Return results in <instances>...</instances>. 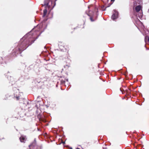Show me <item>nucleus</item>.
<instances>
[{
    "label": "nucleus",
    "instance_id": "obj_1",
    "mask_svg": "<svg viewBox=\"0 0 149 149\" xmlns=\"http://www.w3.org/2000/svg\"><path fill=\"white\" fill-rule=\"evenodd\" d=\"M37 38H35L34 37L31 38L29 36L28 39H27L22 42H20L17 46L19 47L22 52L25 50L29 45L33 43Z\"/></svg>",
    "mask_w": 149,
    "mask_h": 149
},
{
    "label": "nucleus",
    "instance_id": "obj_13",
    "mask_svg": "<svg viewBox=\"0 0 149 149\" xmlns=\"http://www.w3.org/2000/svg\"><path fill=\"white\" fill-rule=\"evenodd\" d=\"M115 0H111V1L113 2Z\"/></svg>",
    "mask_w": 149,
    "mask_h": 149
},
{
    "label": "nucleus",
    "instance_id": "obj_19",
    "mask_svg": "<svg viewBox=\"0 0 149 149\" xmlns=\"http://www.w3.org/2000/svg\"><path fill=\"white\" fill-rule=\"evenodd\" d=\"M103 149H106L105 148H103Z\"/></svg>",
    "mask_w": 149,
    "mask_h": 149
},
{
    "label": "nucleus",
    "instance_id": "obj_3",
    "mask_svg": "<svg viewBox=\"0 0 149 149\" xmlns=\"http://www.w3.org/2000/svg\"><path fill=\"white\" fill-rule=\"evenodd\" d=\"M58 45L60 49L63 52L66 51L67 49L68 48V46L65 44V43L61 42H59Z\"/></svg>",
    "mask_w": 149,
    "mask_h": 149
},
{
    "label": "nucleus",
    "instance_id": "obj_5",
    "mask_svg": "<svg viewBox=\"0 0 149 149\" xmlns=\"http://www.w3.org/2000/svg\"><path fill=\"white\" fill-rule=\"evenodd\" d=\"M118 17V13H113L112 15L111 18L113 20L116 19Z\"/></svg>",
    "mask_w": 149,
    "mask_h": 149
},
{
    "label": "nucleus",
    "instance_id": "obj_21",
    "mask_svg": "<svg viewBox=\"0 0 149 149\" xmlns=\"http://www.w3.org/2000/svg\"><path fill=\"white\" fill-rule=\"evenodd\" d=\"M66 80L67 81H68V79H66Z\"/></svg>",
    "mask_w": 149,
    "mask_h": 149
},
{
    "label": "nucleus",
    "instance_id": "obj_12",
    "mask_svg": "<svg viewBox=\"0 0 149 149\" xmlns=\"http://www.w3.org/2000/svg\"><path fill=\"white\" fill-rule=\"evenodd\" d=\"M16 98L17 100H19V97H17Z\"/></svg>",
    "mask_w": 149,
    "mask_h": 149
},
{
    "label": "nucleus",
    "instance_id": "obj_17",
    "mask_svg": "<svg viewBox=\"0 0 149 149\" xmlns=\"http://www.w3.org/2000/svg\"><path fill=\"white\" fill-rule=\"evenodd\" d=\"M0 59H2V58L1 57H0Z\"/></svg>",
    "mask_w": 149,
    "mask_h": 149
},
{
    "label": "nucleus",
    "instance_id": "obj_22",
    "mask_svg": "<svg viewBox=\"0 0 149 149\" xmlns=\"http://www.w3.org/2000/svg\"><path fill=\"white\" fill-rule=\"evenodd\" d=\"M40 120H41L40 119Z\"/></svg>",
    "mask_w": 149,
    "mask_h": 149
},
{
    "label": "nucleus",
    "instance_id": "obj_9",
    "mask_svg": "<svg viewBox=\"0 0 149 149\" xmlns=\"http://www.w3.org/2000/svg\"><path fill=\"white\" fill-rule=\"evenodd\" d=\"M47 10L46 9H45L43 10V16L45 17L47 14Z\"/></svg>",
    "mask_w": 149,
    "mask_h": 149
},
{
    "label": "nucleus",
    "instance_id": "obj_15",
    "mask_svg": "<svg viewBox=\"0 0 149 149\" xmlns=\"http://www.w3.org/2000/svg\"><path fill=\"white\" fill-rule=\"evenodd\" d=\"M126 91H127V92H128V91H127V90H126Z\"/></svg>",
    "mask_w": 149,
    "mask_h": 149
},
{
    "label": "nucleus",
    "instance_id": "obj_20",
    "mask_svg": "<svg viewBox=\"0 0 149 149\" xmlns=\"http://www.w3.org/2000/svg\"><path fill=\"white\" fill-rule=\"evenodd\" d=\"M76 149H80V148H76Z\"/></svg>",
    "mask_w": 149,
    "mask_h": 149
},
{
    "label": "nucleus",
    "instance_id": "obj_23",
    "mask_svg": "<svg viewBox=\"0 0 149 149\" xmlns=\"http://www.w3.org/2000/svg\"><path fill=\"white\" fill-rule=\"evenodd\" d=\"M148 11H149V9H148Z\"/></svg>",
    "mask_w": 149,
    "mask_h": 149
},
{
    "label": "nucleus",
    "instance_id": "obj_7",
    "mask_svg": "<svg viewBox=\"0 0 149 149\" xmlns=\"http://www.w3.org/2000/svg\"><path fill=\"white\" fill-rule=\"evenodd\" d=\"M19 139L21 142H24L25 140V138L23 136H21L19 138Z\"/></svg>",
    "mask_w": 149,
    "mask_h": 149
},
{
    "label": "nucleus",
    "instance_id": "obj_10",
    "mask_svg": "<svg viewBox=\"0 0 149 149\" xmlns=\"http://www.w3.org/2000/svg\"><path fill=\"white\" fill-rule=\"evenodd\" d=\"M65 80H66L65 79H64V80H63V79H62L61 80V84H64L65 81Z\"/></svg>",
    "mask_w": 149,
    "mask_h": 149
},
{
    "label": "nucleus",
    "instance_id": "obj_16",
    "mask_svg": "<svg viewBox=\"0 0 149 149\" xmlns=\"http://www.w3.org/2000/svg\"><path fill=\"white\" fill-rule=\"evenodd\" d=\"M88 8H90V6H88Z\"/></svg>",
    "mask_w": 149,
    "mask_h": 149
},
{
    "label": "nucleus",
    "instance_id": "obj_18",
    "mask_svg": "<svg viewBox=\"0 0 149 149\" xmlns=\"http://www.w3.org/2000/svg\"><path fill=\"white\" fill-rule=\"evenodd\" d=\"M148 41H149V38H148Z\"/></svg>",
    "mask_w": 149,
    "mask_h": 149
},
{
    "label": "nucleus",
    "instance_id": "obj_14",
    "mask_svg": "<svg viewBox=\"0 0 149 149\" xmlns=\"http://www.w3.org/2000/svg\"><path fill=\"white\" fill-rule=\"evenodd\" d=\"M42 121H43V122H45V120H42Z\"/></svg>",
    "mask_w": 149,
    "mask_h": 149
},
{
    "label": "nucleus",
    "instance_id": "obj_8",
    "mask_svg": "<svg viewBox=\"0 0 149 149\" xmlns=\"http://www.w3.org/2000/svg\"><path fill=\"white\" fill-rule=\"evenodd\" d=\"M88 15L90 16V19L91 20V22H93V21H95L96 19V18H95V19H93V17L92 16H91L90 15H89V14H88Z\"/></svg>",
    "mask_w": 149,
    "mask_h": 149
},
{
    "label": "nucleus",
    "instance_id": "obj_6",
    "mask_svg": "<svg viewBox=\"0 0 149 149\" xmlns=\"http://www.w3.org/2000/svg\"><path fill=\"white\" fill-rule=\"evenodd\" d=\"M141 7L140 5H139L136 7L135 9L136 12H139L141 10Z\"/></svg>",
    "mask_w": 149,
    "mask_h": 149
},
{
    "label": "nucleus",
    "instance_id": "obj_4",
    "mask_svg": "<svg viewBox=\"0 0 149 149\" xmlns=\"http://www.w3.org/2000/svg\"><path fill=\"white\" fill-rule=\"evenodd\" d=\"M36 146V142L35 141L33 142L31 145L29 146L30 149H33V148Z\"/></svg>",
    "mask_w": 149,
    "mask_h": 149
},
{
    "label": "nucleus",
    "instance_id": "obj_2",
    "mask_svg": "<svg viewBox=\"0 0 149 149\" xmlns=\"http://www.w3.org/2000/svg\"><path fill=\"white\" fill-rule=\"evenodd\" d=\"M22 52L19 47L17 46L13 50L12 53L10 54V56L12 57H15L17 54L19 53L21 54Z\"/></svg>",
    "mask_w": 149,
    "mask_h": 149
},
{
    "label": "nucleus",
    "instance_id": "obj_11",
    "mask_svg": "<svg viewBox=\"0 0 149 149\" xmlns=\"http://www.w3.org/2000/svg\"><path fill=\"white\" fill-rule=\"evenodd\" d=\"M120 91L122 92V93L124 94V93H123V89L121 88H120Z\"/></svg>",
    "mask_w": 149,
    "mask_h": 149
}]
</instances>
